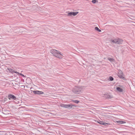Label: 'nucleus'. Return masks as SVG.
Returning <instances> with one entry per match:
<instances>
[{"label": "nucleus", "mask_w": 135, "mask_h": 135, "mask_svg": "<svg viewBox=\"0 0 135 135\" xmlns=\"http://www.w3.org/2000/svg\"><path fill=\"white\" fill-rule=\"evenodd\" d=\"M51 52L54 56L59 59L62 58L63 55L60 51L55 49H52L51 50Z\"/></svg>", "instance_id": "obj_1"}, {"label": "nucleus", "mask_w": 135, "mask_h": 135, "mask_svg": "<svg viewBox=\"0 0 135 135\" xmlns=\"http://www.w3.org/2000/svg\"><path fill=\"white\" fill-rule=\"evenodd\" d=\"M83 90L82 87L77 86L75 87L73 89V92L75 94H79Z\"/></svg>", "instance_id": "obj_2"}, {"label": "nucleus", "mask_w": 135, "mask_h": 135, "mask_svg": "<svg viewBox=\"0 0 135 135\" xmlns=\"http://www.w3.org/2000/svg\"><path fill=\"white\" fill-rule=\"evenodd\" d=\"M110 41L112 42L117 44H121L123 42L122 40L119 38L112 39Z\"/></svg>", "instance_id": "obj_3"}, {"label": "nucleus", "mask_w": 135, "mask_h": 135, "mask_svg": "<svg viewBox=\"0 0 135 135\" xmlns=\"http://www.w3.org/2000/svg\"><path fill=\"white\" fill-rule=\"evenodd\" d=\"M118 75L119 78L124 80L125 79V78L124 76L123 72L121 70H119Z\"/></svg>", "instance_id": "obj_4"}, {"label": "nucleus", "mask_w": 135, "mask_h": 135, "mask_svg": "<svg viewBox=\"0 0 135 135\" xmlns=\"http://www.w3.org/2000/svg\"><path fill=\"white\" fill-rule=\"evenodd\" d=\"M102 96L106 98L111 99L113 97V96L111 95L106 93L103 94Z\"/></svg>", "instance_id": "obj_5"}, {"label": "nucleus", "mask_w": 135, "mask_h": 135, "mask_svg": "<svg viewBox=\"0 0 135 135\" xmlns=\"http://www.w3.org/2000/svg\"><path fill=\"white\" fill-rule=\"evenodd\" d=\"M79 12H69L67 15L68 16H75Z\"/></svg>", "instance_id": "obj_6"}, {"label": "nucleus", "mask_w": 135, "mask_h": 135, "mask_svg": "<svg viewBox=\"0 0 135 135\" xmlns=\"http://www.w3.org/2000/svg\"><path fill=\"white\" fill-rule=\"evenodd\" d=\"M8 98L9 99H11L15 100L16 99V97L13 95L11 94H10L8 95Z\"/></svg>", "instance_id": "obj_7"}, {"label": "nucleus", "mask_w": 135, "mask_h": 135, "mask_svg": "<svg viewBox=\"0 0 135 135\" xmlns=\"http://www.w3.org/2000/svg\"><path fill=\"white\" fill-rule=\"evenodd\" d=\"M120 86V87H117L116 88L117 90L120 92H123L124 90L121 87H122L121 86Z\"/></svg>", "instance_id": "obj_8"}, {"label": "nucleus", "mask_w": 135, "mask_h": 135, "mask_svg": "<svg viewBox=\"0 0 135 135\" xmlns=\"http://www.w3.org/2000/svg\"><path fill=\"white\" fill-rule=\"evenodd\" d=\"M33 91V93L35 94H44L43 92L38 90Z\"/></svg>", "instance_id": "obj_9"}, {"label": "nucleus", "mask_w": 135, "mask_h": 135, "mask_svg": "<svg viewBox=\"0 0 135 135\" xmlns=\"http://www.w3.org/2000/svg\"><path fill=\"white\" fill-rule=\"evenodd\" d=\"M98 123L100 124H102L105 126H107V125L109 124V123H105L102 121H100L99 122H98Z\"/></svg>", "instance_id": "obj_10"}, {"label": "nucleus", "mask_w": 135, "mask_h": 135, "mask_svg": "<svg viewBox=\"0 0 135 135\" xmlns=\"http://www.w3.org/2000/svg\"><path fill=\"white\" fill-rule=\"evenodd\" d=\"M117 123L119 124H124L126 123V122L122 120H119L116 121Z\"/></svg>", "instance_id": "obj_11"}, {"label": "nucleus", "mask_w": 135, "mask_h": 135, "mask_svg": "<svg viewBox=\"0 0 135 135\" xmlns=\"http://www.w3.org/2000/svg\"><path fill=\"white\" fill-rule=\"evenodd\" d=\"M7 69L11 73H13L14 72V70L11 68H8Z\"/></svg>", "instance_id": "obj_12"}, {"label": "nucleus", "mask_w": 135, "mask_h": 135, "mask_svg": "<svg viewBox=\"0 0 135 135\" xmlns=\"http://www.w3.org/2000/svg\"><path fill=\"white\" fill-rule=\"evenodd\" d=\"M95 29L96 30H97L98 32H100L101 31V30L99 29V28L97 27H96L95 28Z\"/></svg>", "instance_id": "obj_13"}, {"label": "nucleus", "mask_w": 135, "mask_h": 135, "mask_svg": "<svg viewBox=\"0 0 135 135\" xmlns=\"http://www.w3.org/2000/svg\"><path fill=\"white\" fill-rule=\"evenodd\" d=\"M68 107H71V108H72V107L73 106L75 107V106L74 105H71V104H68Z\"/></svg>", "instance_id": "obj_14"}, {"label": "nucleus", "mask_w": 135, "mask_h": 135, "mask_svg": "<svg viewBox=\"0 0 135 135\" xmlns=\"http://www.w3.org/2000/svg\"><path fill=\"white\" fill-rule=\"evenodd\" d=\"M73 102H74V103H76V104L78 103L79 102V101L78 100H73Z\"/></svg>", "instance_id": "obj_15"}, {"label": "nucleus", "mask_w": 135, "mask_h": 135, "mask_svg": "<svg viewBox=\"0 0 135 135\" xmlns=\"http://www.w3.org/2000/svg\"><path fill=\"white\" fill-rule=\"evenodd\" d=\"M65 104H60V106L62 107H63L65 108Z\"/></svg>", "instance_id": "obj_16"}, {"label": "nucleus", "mask_w": 135, "mask_h": 135, "mask_svg": "<svg viewBox=\"0 0 135 135\" xmlns=\"http://www.w3.org/2000/svg\"><path fill=\"white\" fill-rule=\"evenodd\" d=\"M108 60L111 62H113L114 60V59L111 58H108Z\"/></svg>", "instance_id": "obj_17"}, {"label": "nucleus", "mask_w": 135, "mask_h": 135, "mask_svg": "<svg viewBox=\"0 0 135 135\" xmlns=\"http://www.w3.org/2000/svg\"><path fill=\"white\" fill-rule=\"evenodd\" d=\"M109 79L110 81H112L113 80V78L112 76H110L109 78Z\"/></svg>", "instance_id": "obj_18"}, {"label": "nucleus", "mask_w": 135, "mask_h": 135, "mask_svg": "<svg viewBox=\"0 0 135 135\" xmlns=\"http://www.w3.org/2000/svg\"><path fill=\"white\" fill-rule=\"evenodd\" d=\"M13 73H15L16 74H20V73H18V72H17V71H14V72Z\"/></svg>", "instance_id": "obj_19"}, {"label": "nucleus", "mask_w": 135, "mask_h": 135, "mask_svg": "<svg viewBox=\"0 0 135 135\" xmlns=\"http://www.w3.org/2000/svg\"><path fill=\"white\" fill-rule=\"evenodd\" d=\"M96 2V1L95 0H93L92 1V2L93 3H95Z\"/></svg>", "instance_id": "obj_20"}, {"label": "nucleus", "mask_w": 135, "mask_h": 135, "mask_svg": "<svg viewBox=\"0 0 135 135\" xmlns=\"http://www.w3.org/2000/svg\"><path fill=\"white\" fill-rule=\"evenodd\" d=\"M65 108H68V104H65Z\"/></svg>", "instance_id": "obj_21"}, {"label": "nucleus", "mask_w": 135, "mask_h": 135, "mask_svg": "<svg viewBox=\"0 0 135 135\" xmlns=\"http://www.w3.org/2000/svg\"><path fill=\"white\" fill-rule=\"evenodd\" d=\"M20 75H22V76H24V75H23V74H20Z\"/></svg>", "instance_id": "obj_22"}]
</instances>
